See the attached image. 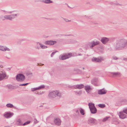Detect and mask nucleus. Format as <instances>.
<instances>
[{
  "label": "nucleus",
  "instance_id": "bb28decb",
  "mask_svg": "<svg viewBox=\"0 0 127 127\" xmlns=\"http://www.w3.org/2000/svg\"><path fill=\"white\" fill-rule=\"evenodd\" d=\"M30 121H28L26 122L25 123H24L23 124V125H27L29 124L30 123Z\"/></svg>",
  "mask_w": 127,
  "mask_h": 127
},
{
  "label": "nucleus",
  "instance_id": "a878e982",
  "mask_svg": "<svg viewBox=\"0 0 127 127\" xmlns=\"http://www.w3.org/2000/svg\"><path fill=\"white\" fill-rule=\"evenodd\" d=\"M39 45H40V46L42 48L44 49L46 48H47V47L46 46H44V45H42L41 44H40V43L38 44Z\"/></svg>",
  "mask_w": 127,
  "mask_h": 127
},
{
  "label": "nucleus",
  "instance_id": "f257e3e1",
  "mask_svg": "<svg viewBox=\"0 0 127 127\" xmlns=\"http://www.w3.org/2000/svg\"><path fill=\"white\" fill-rule=\"evenodd\" d=\"M72 56L71 54H64L60 56L59 57V58L61 60H64Z\"/></svg>",
  "mask_w": 127,
  "mask_h": 127
},
{
  "label": "nucleus",
  "instance_id": "6ab92c4d",
  "mask_svg": "<svg viewBox=\"0 0 127 127\" xmlns=\"http://www.w3.org/2000/svg\"><path fill=\"white\" fill-rule=\"evenodd\" d=\"M111 74L114 76H118L120 75V73H112Z\"/></svg>",
  "mask_w": 127,
  "mask_h": 127
},
{
  "label": "nucleus",
  "instance_id": "4be33fe9",
  "mask_svg": "<svg viewBox=\"0 0 127 127\" xmlns=\"http://www.w3.org/2000/svg\"><path fill=\"white\" fill-rule=\"evenodd\" d=\"M43 1L44 2L47 3H51L52 2V1L49 0H44Z\"/></svg>",
  "mask_w": 127,
  "mask_h": 127
},
{
  "label": "nucleus",
  "instance_id": "2eb2a0df",
  "mask_svg": "<svg viewBox=\"0 0 127 127\" xmlns=\"http://www.w3.org/2000/svg\"><path fill=\"white\" fill-rule=\"evenodd\" d=\"M85 89L87 92L89 93L91 90L92 88L90 86H87L85 87Z\"/></svg>",
  "mask_w": 127,
  "mask_h": 127
},
{
  "label": "nucleus",
  "instance_id": "b1692460",
  "mask_svg": "<svg viewBox=\"0 0 127 127\" xmlns=\"http://www.w3.org/2000/svg\"><path fill=\"white\" fill-rule=\"evenodd\" d=\"M80 112L81 114L82 115H84V111L82 109H80Z\"/></svg>",
  "mask_w": 127,
  "mask_h": 127
},
{
  "label": "nucleus",
  "instance_id": "393cba45",
  "mask_svg": "<svg viewBox=\"0 0 127 127\" xmlns=\"http://www.w3.org/2000/svg\"><path fill=\"white\" fill-rule=\"evenodd\" d=\"M98 106L101 108H103L105 107V105L103 104H99L98 105Z\"/></svg>",
  "mask_w": 127,
  "mask_h": 127
},
{
  "label": "nucleus",
  "instance_id": "20e7f679",
  "mask_svg": "<svg viewBox=\"0 0 127 127\" xmlns=\"http://www.w3.org/2000/svg\"><path fill=\"white\" fill-rule=\"evenodd\" d=\"M15 18L14 16V15H6L4 16V18H2L3 20H4L5 19H9V20H11L12 19Z\"/></svg>",
  "mask_w": 127,
  "mask_h": 127
},
{
  "label": "nucleus",
  "instance_id": "dca6fc26",
  "mask_svg": "<svg viewBox=\"0 0 127 127\" xmlns=\"http://www.w3.org/2000/svg\"><path fill=\"white\" fill-rule=\"evenodd\" d=\"M44 88V85H42L38 88H33L32 89V91H34L37 90H39L43 88Z\"/></svg>",
  "mask_w": 127,
  "mask_h": 127
},
{
  "label": "nucleus",
  "instance_id": "6e6552de",
  "mask_svg": "<svg viewBox=\"0 0 127 127\" xmlns=\"http://www.w3.org/2000/svg\"><path fill=\"white\" fill-rule=\"evenodd\" d=\"M99 43V42L98 41L95 42H94L90 43L89 44V45L91 47H92L95 46L98 44Z\"/></svg>",
  "mask_w": 127,
  "mask_h": 127
},
{
  "label": "nucleus",
  "instance_id": "423d86ee",
  "mask_svg": "<svg viewBox=\"0 0 127 127\" xmlns=\"http://www.w3.org/2000/svg\"><path fill=\"white\" fill-rule=\"evenodd\" d=\"M124 112L122 111L120 112L118 114L120 117L122 119L125 118L126 117V115L124 113Z\"/></svg>",
  "mask_w": 127,
  "mask_h": 127
},
{
  "label": "nucleus",
  "instance_id": "5701e85b",
  "mask_svg": "<svg viewBox=\"0 0 127 127\" xmlns=\"http://www.w3.org/2000/svg\"><path fill=\"white\" fill-rule=\"evenodd\" d=\"M6 106L8 107L12 108L13 107V105L11 104H8L6 105Z\"/></svg>",
  "mask_w": 127,
  "mask_h": 127
},
{
  "label": "nucleus",
  "instance_id": "72a5a7b5",
  "mask_svg": "<svg viewBox=\"0 0 127 127\" xmlns=\"http://www.w3.org/2000/svg\"><path fill=\"white\" fill-rule=\"evenodd\" d=\"M76 113H78V111H76Z\"/></svg>",
  "mask_w": 127,
  "mask_h": 127
},
{
  "label": "nucleus",
  "instance_id": "9b49d317",
  "mask_svg": "<svg viewBox=\"0 0 127 127\" xmlns=\"http://www.w3.org/2000/svg\"><path fill=\"white\" fill-rule=\"evenodd\" d=\"M54 122L57 125H60L61 124V121L59 118L55 119L54 120Z\"/></svg>",
  "mask_w": 127,
  "mask_h": 127
},
{
  "label": "nucleus",
  "instance_id": "a211bd4d",
  "mask_svg": "<svg viewBox=\"0 0 127 127\" xmlns=\"http://www.w3.org/2000/svg\"><path fill=\"white\" fill-rule=\"evenodd\" d=\"M92 111H91V113H96V109L95 107H94L92 109Z\"/></svg>",
  "mask_w": 127,
  "mask_h": 127
},
{
  "label": "nucleus",
  "instance_id": "7ed1b4c3",
  "mask_svg": "<svg viewBox=\"0 0 127 127\" xmlns=\"http://www.w3.org/2000/svg\"><path fill=\"white\" fill-rule=\"evenodd\" d=\"M60 96V94L57 91H55L51 92L49 94V96L51 97H54L56 96V95Z\"/></svg>",
  "mask_w": 127,
  "mask_h": 127
},
{
  "label": "nucleus",
  "instance_id": "f03ea898",
  "mask_svg": "<svg viewBox=\"0 0 127 127\" xmlns=\"http://www.w3.org/2000/svg\"><path fill=\"white\" fill-rule=\"evenodd\" d=\"M16 79L18 81H21L24 80L25 79V77L23 74H19L17 76Z\"/></svg>",
  "mask_w": 127,
  "mask_h": 127
},
{
  "label": "nucleus",
  "instance_id": "c756f323",
  "mask_svg": "<svg viewBox=\"0 0 127 127\" xmlns=\"http://www.w3.org/2000/svg\"><path fill=\"white\" fill-rule=\"evenodd\" d=\"M28 84V83H26V84H22L20 85V86L21 85V86H25V85H27Z\"/></svg>",
  "mask_w": 127,
  "mask_h": 127
},
{
  "label": "nucleus",
  "instance_id": "9d476101",
  "mask_svg": "<svg viewBox=\"0 0 127 127\" xmlns=\"http://www.w3.org/2000/svg\"><path fill=\"white\" fill-rule=\"evenodd\" d=\"M108 40L109 39L105 37H103L102 38L101 40V41L104 44H105L107 42Z\"/></svg>",
  "mask_w": 127,
  "mask_h": 127
},
{
  "label": "nucleus",
  "instance_id": "f8f14e48",
  "mask_svg": "<svg viewBox=\"0 0 127 127\" xmlns=\"http://www.w3.org/2000/svg\"><path fill=\"white\" fill-rule=\"evenodd\" d=\"M13 115V114L12 113H5L4 114V117L6 118H8L12 116Z\"/></svg>",
  "mask_w": 127,
  "mask_h": 127
},
{
  "label": "nucleus",
  "instance_id": "c85d7f7f",
  "mask_svg": "<svg viewBox=\"0 0 127 127\" xmlns=\"http://www.w3.org/2000/svg\"><path fill=\"white\" fill-rule=\"evenodd\" d=\"M108 117H106V118H104L103 119V121L104 122L105 121H106L108 119Z\"/></svg>",
  "mask_w": 127,
  "mask_h": 127
},
{
  "label": "nucleus",
  "instance_id": "4468645a",
  "mask_svg": "<svg viewBox=\"0 0 127 127\" xmlns=\"http://www.w3.org/2000/svg\"><path fill=\"white\" fill-rule=\"evenodd\" d=\"M0 50L2 51L9 50V48H5L3 46H0Z\"/></svg>",
  "mask_w": 127,
  "mask_h": 127
},
{
  "label": "nucleus",
  "instance_id": "39448f33",
  "mask_svg": "<svg viewBox=\"0 0 127 127\" xmlns=\"http://www.w3.org/2000/svg\"><path fill=\"white\" fill-rule=\"evenodd\" d=\"M7 78L5 73L4 72H1L0 73V81L2 80L4 78Z\"/></svg>",
  "mask_w": 127,
  "mask_h": 127
},
{
  "label": "nucleus",
  "instance_id": "2f4dec72",
  "mask_svg": "<svg viewBox=\"0 0 127 127\" xmlns=\"http://www.w3.org/2000/svg\"><path fill=\"white\" fill-rule=\"evenodd\" d=\"M65 21L66 22H69V20H67L66 19L65 20Z\"/></svg>",
  "mask_w": 127,
  "mask_h": 127
},
{
  "label": "nucleus",
  "instance_id": "0eeeda50",
  "mask_svg": "<svg viewBox=\"0 0 127 127\" xmlns=\"http://www.w3.org/2000/svg\"><path fill=\"white\" fill-rule=\"evenodd\" d=\"M107 91L104 89L100 90L98 91V93L99 95H103L105 94Z\"/></svg>",
  "mask_w": 127,
  "mask_h": 127
},
{
  "label": "nucleus",
  "instance_id": "f3484780",
  "mask_svg": "<svg viewBox=\"0 0 127 127\" xmlns=\"http://www.w3.org/2000/svg\"><path fill=\"white\" fill-rule=\"evenodd\" d=\"M89 106L91 111H92V109L95 107L94 104L90 103L89 104Z\"/></svg>",
  "mask_w": 127,
  "mask_h": 127
},
{
  "label": "nucleus",
  "instance_id": "c9c22d12",
  "mask_svg": "<svg viewBox=\"0 0 127 127\" xmlns=\"http://www.w3.org/2000/svg\"><path fill=\"white\" fill-rule=\"evenodd\" d=\"M126 60H127V59H126Z\"/></svg>",
  "mask_w": 127,
  "mask_h": 127
},
{
  "label": "nucleus",
  "instance_id": "aec40b11",
  "mask_svg": "<svg viewBox=\"0 0 127 127\" xmlns=\"http://www.w3.org/2000/svg\"><path fill=\"white\" fill-rule=\"evenodd\" d=\"M127 45V44H125V43H123L122 44L121 46L119 48H120V49H122V48L124 47L125 46H126Z\"/></svg>",
  "mask_w": 127,
  "mask_h": 127
},
{
  "label": "nucleus",
  "instance_id": "412c9836",
  "mask_svg": "<svg viewBox=\"0 0 127 127\" xmlns=\"http://www.w3.org/2000/svg\"><path fill=\"white\" fill-rule=\"evenodd\" d=\"M84 86L83 85H80L77 86V88L78 89H81L83 88Z\"/></svg>",
  "mask_w": 127,
  "mask_h": 127
},
{
  "label": "nucleus",
  "instance_id": "473e14b6",
  "mask_svg": "<svg viewBox=\"0 0 127 127\" xmlns=\"http://www.w3.org/2000/svg\"><path fill=\"white\" fill-rule=\"evenodd\" d=\"M114 59H117V58H116V57H115V58H114Z\"/></svg>",
  "mask_w": 127,
  "mask_h": 127
},
{
  "label": "nucleus",
  "instance_id": "cd10ccee",
  "mask_svg": "<svg viewBox=\"0 0 127 127\" xmlns=\"http://www.w3.org/2000/svg\"><path fill=\"white\" fill-rule=\"evenodd\" d=\"M123 111L124 113L127 114V109H124L123 110Z\"/></svg>",
  "mask_w": 127,
  "mask_h": 127
},
{
  "label": "nucleus",
  "instance_id": "ddd939ff",
  "mask_svg": "<svg viewBox=\"0 0 127 127\" xmlns=\"http://www.w3.org/2000/svg\"><path fill=\"white\" fill-rule=\"evenodd\" d=\"M56 42L55 41H46L45 43L46 44L51 45L56 43Z\"/></svg>",
  "mask_w": 127,
  "mask_h": 127
},
{
  "label": "nucleus",
  "instance_id": "7c9ffc66",
  "mask_svg": "<svg viewBox=\"0 0 127 127\" xmlns=\"http://www.w3.org/2000/svg\"><path fill=\"white\" fill-rule=\"evenodd\" d=\"M54 53H54V52H53V53H52V54H51V57H52V56L53 55H54Z\"/></svg>",
  "mask_w": 127,
  "mask_h": 127
},
{
  "label": "nucleus",
  "instance_id": "1a4fd4ad",
  "mask_svg": "<svg viewBox=\"0 0 127 127\" xmlns=\"http://www.w3.org/2000/svg\"><path fill=\"white\" fill-rule=\"evenodd\" d=\"M103 60V59L102 58H93L92 59L93 61L96 62H100Z\"/></svg>",
  "mask_w": 127,
  "mask_h": 127
},
{
  "label": "nucleus",
  "instance_id": "f704fd0d",
  "mask_svg": "<svg viewBox=\"0 0 127 127\" xmlns=\"http://www.w3.org/2000/svg\"><path fill=\"white\" fill-rule=\"evenodd\" d=\"M15 16H16V15H15Z\"/></svg>",
  "mask_w": 127,
  "mask_h": 127
}]
</instances>
